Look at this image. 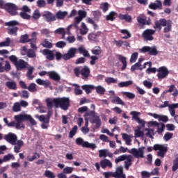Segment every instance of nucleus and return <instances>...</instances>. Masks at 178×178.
<instances>
[{
    "mask_svg": "<svg viewBox=\"0 0 178 178\" xmlns=\"http://www.w3.org/2000/svg\"><path fill=\"white\" fill-rule=\"evenodd\" d=\"M46 104H47L48 108H51L54 105L56 108L60 107L63 111H67L70 107V99L68 97L62 98H47L46 99Z\"/></svg>",
    "mask_w": 178,
    "mask_h": 178,
    "instance_id": "1",
    "label": "nucleus"
},
{
    "mask_svg": "<svg viewBox=\"0 0 178 178\" xmlns=\"http://www.w3.org/2000/svg\"><path fill=\"white\" fill-rule=\"evenodd\" d=\"M162 27H165L163 29L164 33H169V31H172V22H168L165 18H161L159 20H156L154 22L153 29L158 30V31H161V30H162Z\"/></svg>",
    "mask_w": 178,
    "mask_h": 178,
    "instance_id": "2",
    "label": "nucleus"
},
{
    "mask_svg": "<svg viewBox=\"0 0 178 178\" xmlns=\"http://www.w3.org/2000/svg\"><path fill=\"white\" fill-rule=\"evenodd\" d=\"M0 8L4 9V10L9 13V15H10L11 16H16V15H17V10L19 9L16 4L13 3H5L3 0H0Z\"/></svg>",
    "mask_w": 178,
    "mask_h": 178,
    "instance_id": "3",
    "label": "nucleus"
},
{
    "mask_svg": "<svg viewBox=\"0 0 178 178\" xmlns=\"http://www.w3.org/2000/svg\"><path fill=\"white\" fill-rule=\"evenodd\" d=\"M153 149L154 151H158L157 156L158 157L164 158L165 155L168 152V147L165 146L164 145H159L156 144L154 147H147V152H152Z\"/></svg>",
    "mask_w": 178,
    "mask_h": 178,
    "instance_id": "4",
    "label": "nucleus"
},
{
    "mask_svg": "<svg viewBox=\"0 0 178 178\" xmlns=\"http://www.w3.org/2000/svg\"><path fill=\"white\" fill-rule=\"evenodd\" d=\"M10 60L15 65L17 70H23L27 67L28 63L25 62L24 60H18L17 57L15 55L10 56Z\"/></svg>",
    "mask_w": 178,
    "mask_h": 178,
    "instance_id": "5",
    "label": "nucleus"
},
{
    "mask_svg": "<svg viewBox=\"0 0 178 178\" xmlns=\"http://www.w3.org/2000/svg\"><path fill=\"white\" fill-rule=\"evenodd\" d=\"M74 73H75L76 77H79V74H81L83 80H87L90 76V68L85 65L82 69L79 67H76L74 69Z\"/></svg>",
    "mask_w": 178,
    "mask_h": 178,
    "instance_id": "6",
    "label": "nucleus"
},
{
    "mask_svg": "<svg viewBox=\"0 0 178 178\" xmlns=\"http://www.w3.org/2000/svg\"><path fill=\"white\" fill-rule=\"evenodd\" d=\"M19 42H21V44L30 42L31 45H35V43L37 42V32H33L31 38H29L28 34L21 35Z\"/></svg>",
    "mask_w": 178,
    "mask_h": 178,
    "instance_id": "7",
    "label": "nucleus"
},
{
    "mask_svg": "<svg viewBox=\"0 0 178 178\" xmlns=\"http://www.w3.org/2000/svg\"><path fill=\"white\" fill-rule=\"evenodd\" d=\"M145 149V147H139L138 149L136 148H132L131 150H129V153L132 154L134 157H136L137 159H143L145 157L144 156V150Z\"/></svg>",
    "mask_w": 178,
    "mask_h": 178,
    "instance_id": "8",
    "label": "nucleus"
},
{
    "mask_svg": "<svg viewBox=\"0 0 178 178\" xmlns=\"http://www.w3.org/2000/svg\"><path fill=\"white\" fill-rule=\"evenodd\" d=\"M17 121H29L32 126H35L37 124V122L31 117V115L28 114H19V117L17 118Z\"/></svg>",
    "mask_w": 178,
    "mask_h": 178,
    "instance_id": "9",
    "label": "nucleus"
},
{
    "mask_svg": "<svg viewBox=\"0 0 178 178\" xmlns=\"http://www.w3.org/2000/svg\"><path fill=\"white\" fill-rule=\"evenodd\" d=\"M19 116V115H17L14 117V119H15V122H17L12 121L11 122H10L7 124V127H15V129L17 130H19L21 128L24 129L25 125L24 123H22V120H17V118Z\"/></svg>",
    "mask_w": 178,
    "mask_h": 178,
    "instance_id": "10",
    "label": "nucleus"
},
{
    "mask_svg": "<svg viewBox=\"0 0 178 178\" xmlns=\"http://www.w3.org/2000/svg\"><path fill=\"white\" fill-rule=\"evenodd\" d=\"M35 118L38 119L40 122H42L41 127L42 129H47L49 127V124L50 123V119L47 118L44 115H35Z\"/></svg>",
    "mask_w": 178,
    "mask_h": 178,
    "instance_id": "11",
    "label": "nucleus"
},
{
    "mask_svg": "<svg viewBox=\"0 0 178 178\" xmlns=\"http://www.w3.org/2000/svg\"><path fill=\"white\" fill-rule=\"evenodd\" d=\"M140 51L143 53H147L148 52V54L149 56H156L158 55L159 52L156 49V47H143L140 49Z\"/></svg>",
    "mask_w": 178,
    "mask_h": 178,
    "instance_id": "12",
    "label": "nucleus"
},
{
    "mask_svg": "<svg viewBox=\"0 0 178 178\" xmlns=\"http://www.w3.org/2000/svg\"><path fill=\"white\" fill-rule=\"evenodd\" d=\"M3 138L6 141L11 144L12 145H15L16 142L17 141V135L11 132L8 133V134H6Z\"/></svg>",
    "mask_w": 178,
    "mask_h": 178,
    "instance_id": "13",
    "label": "nucleus"
},
{
    "mask_svg": "<svg viewBox=\"0 0 178 178\" xmlns=\"http://www.w3.org/2000/svg\"><path fill=\"white\" fill-rule=\"evenodd\" d=\"M88 38L90 41H95L97 42L99 40H102V38H104V33L102 32L89 33Z\"/></svg>",
    "mask_w": 178,
    "mask_h": 178,
    "instance_id": "14",
    "label": "nucleus"
},
{
    "mask_svg": "<svg viewBox=\"0 0 178 178\" xmlns=\"http://www.w3.org/2000/svg\"><path fill=\"white\" fill-rule=\"evenodd\" d=\"M156 31L153 29H146L143 33V37L146 41H152L154 40V34H155Z\"/></svg>",
    "mask_w": 178,
    "mask_h": 178,
    "instance_id": "15",
    "label": "nucleus"
},
{
    "mask_svg": "<svg viewBox=\"0 0 178 178\" xmlns=\"http://www.w3.org/2000/svg\"><path fill=\"white\" fill-rule=\"evenodd\" d=\"M78 49L74 47H72L68 50L65 54H63V60H68L76 56V54Z\"/></svg>",
    "mask_w": 178,
    "mask_h": 178,
    "instance_id": "16",
    "label": "nucleus"
},
{
    "mask_svg": "<svg viewBox=\"0 0 178 178\" xmlns=\"http://www.w3.org/2000/svg\"><path fill=\"white\" fill-rule=\"evenodd\" d=\"M157 72H159L157 74V77L159 79H163L167 77L168 74L170 73L167 69L166 67L162 66L160 68L157 70Z\"/></svg>",
    "mask_w": 178,
    "mask_h": 178,
    "instance_id": "17",
    "label": "nucleus"
},
{
    "mask_svg": "<svg viewBox=\"0 0 178 178\" xmlns=\"http://www.w3.org/2000/svg\"><path fill=\"white\" fill-rule=\"evenodd\" d=\"M48 76L50 79L54 81H57V82L60 81V79H61L60 76L55 71L48 72Z\"/></svg>",
    "mask_w": 178,
    "mask_h": 178,
    "instance_id": "18",
    "label": "nucleus"
},
{
    "mask_svg": "<svg viewBox=\"0 0 178 178\" xmlns=\"http://www.w3.org/2000/svg\"><path fill=\"white\" fill-rule=\"evenodd\" d=\"M42 54L46 56V58L50 61L55 59V55L50 49H43Z\"/></svg>",
    "mask_w": 178,
    "mask_h": 178,
    "instance_id": "19",
    "label": "nucleus"
},
{
    "mask_svg": "<svg viewBox=\"0 0 178 178\" xmlns=\"http://www.w3.org/2000/svg\"><path fill=\"white\" fill-rule=\"evenodd\" d=\"M42 17L46 19V22H47L48 23L51 22H55V20H56V17L50 12H47V13L43 14Z\"/></svg>",
    "mask_w": 178,
    "mask_h": 178,
    "instance_id": "20",
    "label": "nucleus"
},
{
    "mask_svg": "<svg viewBox=\"0 0 178 178\" xmlns=\"http://www.w3.org/2000/svg\"><path fill=\"white\" fill-rule=\"evenodd\" d=\"M113 174L115 176H116V177L126 178V175L123 173L122 166H118L116 169V171H115Z\"/></svg>",
    "mask_w": 178,
    "mask_h": 178,
    "instance_id": "21",
    "label": "nucleus"
},
{
    "mask_svg": "<svg viewBox=\"0 0 178 178\" xmlns=\"http://www.w3.org/2000/svg\"><path fill=\"white\" fill-rule=\"evenodd\" d=\"M15 146L14 147V152L17 154L20 152V149L22 147H24V143L22 140H18L15 142Z\"/></svg>",
    "mask_w": 178,
    "mask_h": 178,
    "instance_id": "22",
    "label": "nucleus"
},
{
    "mask_svg": "<svg viewBox=\"0 0 178 178\" xmlns=\"http://www.w3.org/2000/svg\"><path fill=\"white\" fill-rule=\"evenodd\" d=\"M137 22L138 23H139L140 24H143V26H150L151 24V19L148 18V19L143 18L140 16H138L137 17Z\"/></svg>",
    "mask_w": 178,
    "mask_h": 178,
    "instance_id": "23",
    "label": "nucleus"
},
{
    "mask_svg": "<svg viewBox=\"0 0 178 178\" xmlns=\"http://www.w3.org/2000/svg\"><path fill=\"white\" fill-rule=\"evenodd\" d=\"M119 19L120 20H125L127 23H131L133 22L131 15H129V14H120Z\"/></svg>",
    "mask_w": 178,
    "mask_h": 178,
    "instance_id": "24",
    "label": "nucleus"
},
{
    "mask_svg": "<svg viewBox=\"0 0 178 178\" xmlns=\"http://www.w3.org/2000/svg\"><path fill=\"white\" fill-rule=\"evenodd\" d=\"M8 34L10 35H17L19 28L17 26H9L7 28Z\"/></svg>",
    "mask_w": 178,
    "mask_h": 178,
    "instance_id": "25",
    "label": "nucleus"
},
{
    "mask_svg": "<svg viewBox=\"0 0 178 178\" xmlns=\"http://www.w3.org/2000/svg\"><path fill=\"white\" fill-rule=\"evenodd\" d=\"M149 9H154V10L155 9H158V8L161 9V8H162V2L160 0H156V3H151L149 5Z\"/></svg>",
    "mask_w": 178,
    "mask_h": 178,
    "instance_id": "26",
    "label": "nucleus"
},
{
    "mask_svg": "<svg viewBox=\"0 0 178 178\" xmlns=\"http://www.w3.org/2000/svg\"><path fill=\"white\" fill-rule=\"evenodd\" d=\"M5 86L9 90H16L17 89V83L15 82V81H8V82H6Z\"/></svg>",
    "mask_w": 178,
    "mask_h": 178,
    "instance_id": "27",
    "label": "nucleus"
},
{
    "mask_svg": "<svg viewBox=\"0 0 178 178\" xmlns=\"http://www.w3.org/2000/svg\"><path fill=\"white\" fill-rule=\"evenodd\" d=\"M111 103L114 104L124 106L125 103L121 98H120L118 96H115L113 99H111Z\"/></svg>",
    "mask_w": 178,
    "mask_h": 178,
    "instance_id": "28",
    "label": "nucleus"
},
{
    "mask_svg": "<svg viewBox=\"0 0 178 178\" xmlns=\"http://www.w3.org/2000/svg\"><path fill=\"white\" fill-rule=\"evenodd\" d=\"M95 87L92 85H83L82 86V89L85 90L87 95L92 92V90H95Z\"/></svg>",
    "mask_w": 178,
    "mask_h": 178,
    "instance_id": "29",
    "label": "nucleus"
},
{
    "mask_svg": "<svg viewBox=\"0 0 178 178\" xmlns=\"http://www.w3.org/2000/svg\"><path fill=\"white\" fill-rule=\"evenodd\" d=\"M92 124H96V129L99 128L102 126V120H100L99 116L95 115Z\"/></svg>",
    "mask_w": 178,
    "mask_h": 178,
    "instance_id": "30",
    "label": "nucleus"
},
{
    "mask_svg": "<svg viewBox=\"0 0 178 178\" xmlns=\"http://www.w3.org/2000/svg\"><path fill=\"white\" fill-rule=\"evenodd\" d=\"M129 158H133V156L131 155H125V154L122 156H120L118 158H116V159H115V163H119L123 161L127 160Z\"/></svg>",
    "mask_w": 178,
    "mask_h": 178,
    "instance_id": "31",
    "label": "nucleus"
},
{
    "mask_svg": "<svg viewBox=\"0 0 178 178\" xmlns=\"http://www.w3.org/2000/svg\"><path fill=\"white\" fill-rule=\"evenodd\" d=\"M100 166L102 168H106V167L112 168V163L108 159H104L100 161Z\"/></svg>",
    "mask_w": 178,
    "mask_h": 178,
    "instance_id": "32",
    "label": "nucleus"
},
{
    "mask_svg": "<svg viewBox=\"0 0 178 178\" xmlns=\"http://www.w3.org/2000/svg\"><path fill=\"white\" fill-rule=\"evenodd\" d=\"M77 51H79L80 54H83V56H85L86 58H90V54L88 51L86 50L84 47H79V49H77Z\"/></svg>",
    "mask_w": 178,
    "mask_h": 178,
    "instance_id": "33",
    "label": "nucleus"
},
{
    "mask_svg": "<svg viewBox=\"0 0 178 178\" xmlns=\"http://www.w3.org/2000/svg\"><path fill=\"white\" fill-rule=\"evenodd\" d=\"M118 60H120V61L123 64L122 67H121V70H125L127 65L126 57H124L122 55H120L118 56Z\"/></svg>",
    "mask_w": 178,
    "mask_h": 178,
    "instance_id": "34",
    "label": "nucleus"
},
{
    "mask_svg": "<svg viewBox=\"0 0 178 178\" xmlns=\"http://www.w3.org/2000/svg\"><path fill=\"white\" fill-rule=\"evenodd\" d=\"M67 15V11L59 10L56 13V16L57 19L60 20H63V19L66 17Z\"/></svg>",
    "mask_w": 178,
    "mask_h": 178,
    "instance_id": "35",
    "label": "nucleus"
},
{
    "mask_svg": "<svg viewBox=\"0 0 178 178\" xmlns=\"http://www.w3.org/2000/svg\"><path fill=\"white\" fill-rule=\"evenodd\" d=\"M170 92H173L172 94V96H174L175 97H177L178 96V90L175 88V85H171L169 86V89L167 90Z\"/></svg>",
    "mask_w": 178,
    "mask_h": 178,
    "instance_id": "36",
    "label": "nucleus"
},
{
    "mask_svg": "<svg viewBox=\"0 0 178 178\" xmlns=\"http://www.w3.org/2000/svg\"><path fill=\"white\" fill-rule=\"evenodd\" d=\"M116 12L115 11H111L109 13L108 15L106 16V20L113 22L116 19Z\"/></svg>",
    "mask_w": 178,
    "mask_h": 178,
    "instance_id": "37",
    "label": "nucleus"
},
{
    "mask_svg": "<svg viewBox=\"0 0 178 178\" xmlns=\"http://www.w3.org/2000/svg\"><path fill=\"white\" fill-rule=\"evenodd\" d=\"M34 67H29L28 68L27 74H26V76L28 77L29 80H33L34 79V76H32L33 73Z\"/></svg>",
    "mask_w": 178,
    "mask_h": 178,
    "instance_id": "38",
    "label": "nucleus"
},
{
    "mask_svg": "<svg viewBox=\"0 0 178 178\" xmlns=\"http://www.w3.org/2000/svg\"><path fill=\"white\" fill-rule=\"evenodd\" d=\"M120 33L124 35V36H122V38H124V40H127L130 38V37H131V34L127 29H122L120 31Z\"/></svg>",
    "mask_w": 178,
    "mask_h": 178,
    "instance_id": "39",
    "label": "nucleus"
},
{
    "mask_svg": "<svg viewBox=\"0 0 178 178\" xmlns=\"http://www.w3.org/2000/svg\"><path fill=\"white\" fill-rule=\"evenodd\" d=\"M36 87L37 85H35L34 83H31L29 85V87H27V88H26L25 90H28L29 92H37L38 89Z\"/></svg>",
    "mask_w": 178,
    "mask_h": 178,
    "instance_id": "40",
    "label": "nucleus"
},
{
    "mask_svg": "<svg viewBox=\"0 0 178 178\" xmlns=\"http://www.w3.org/2000/svg\"><path fill=\"white\" fill-rule=\"evenodd\" d=\"M100 9L104 13H106L109 10V3L108 2L102 3L100 4Z\"/></svg>",
    "mask_w": 178,
    "mask_h": 178,
    "instance_id": "41",
    "label": "nucleus"
},
{
    "mask_svg": "<svg viewBox=\"0 0 178 178\" xmlns=\"http://www.w3.org/2000/svg\"><path fill=\"white\" fill-rule=\"evenodd\" d=\"M95 90H96V92L100 95H104L106 92L105 88L102 86H97L96 88H95Z\"/></svg>",
    "mask_w": 178,
    "mask_h": 178,
    "instance_id": "42",
    "label": "nucleus"
},
{
    "mask_svg": "<svg viewBox=\"0 0 178 178\" xmlns=\"http://www.w3.org/2000/svg\"><path fill=\"white\" fill-rule=\"evenodd\" d=\"M74 170V168L66 166L65 168L63 169V172L65 175H70Z\"/></svg>",
    "mask_w": 178,
    "mask_h": 178,
    "instance_id": "43",
    "label": "nucleus"
},
{
    "mask_svg": "<svg viewBox=\"0 0 178 178\" xmlns=\"http://www.w3.org/2000/svg\"><path fill=\"white\" fill-rule=\"evenodd\" d=\"M132 84H133L132 81H125V82L118 83V86L120 87V88H124V87L130 86Z\"/></svg>",
    "mask_w": 178,
    "mask_h": 178,
    "instance_id": "44",
    "label": "nucleus"
},
{
    "mask_svg": "<svg viewBox=\"0 0 178 178\" xmlns=\"http://www.w3.org/2000/svg\"><path fill=\"white\" fill-rule=\"evenodd\" d=\"M55 34H60L62 35V38L66 35V31L64 28H58L54 31Z\"/></svg>",
    "mask_w": 178,
    "mask_h": 178,
    "instance_id": "45",
    "label": "nucleus"
},
{
    "mask_svg": "<svg viewBox=\"0 0 178 178\" xmlns=\"http://www.w3.org/2000/svg\"><path fill=\"white\" fill-rule=\"evenodd\" d=\"M77 130H78V126L77 125L74 126L73 128H72V130L70 131L69 138H72L77 133Z\"/></svg>",
    "mask_w": 178,
    "mask_h": 178,
    "instance_id": "46",
    "label": "nucleus"
},
{
    "mask_svg": "<svg viewBox=\"0 0 178 178\" xmlns=\"http://www.w3.org/2000/svg\"><path fill=\"white\" fill-rule=\"evenodd\" d=\"M178 170V156L175 158V160L172 161V171L175 172Z\"/></svg>",
    "mask_w": 178,
    "mask_h": 178,
    "instance_id": "47",
    "label": "nucleus"
},
{
    "mask_svg": "<svg viewBox=\"0 0 178 178\" xmlns=\"http://www.w3.org/2000/svg\"><path fill=\"white\" fill-rule=\"evenodd\" d=\"M83 148H90L92 150L95 149L97 146L95 143H89L88 142H85L83 145Z\"/></svg>",
    "mask_w": 178,
    "mask_h": 178,
    "instance_id": "48",
    "label": "nucleus"
},
{
    "mask_svg": "<svg viewBox=\"0 0 178 178\" xmlns=\"http://www.w3.org/2000/svg\"><path fill=\"white\" fill-rule=\"evenodd\" d=\"M132 159L133 158H128V159L124 161V168L127 170H129V167L132 165Z\"/></svg>",
    "mask_w": 178,
    "mask_h": 178,
    "instance_id": "49",
    "label": "nucleus"
},
{
    "mask_svg": "<svg viewBox=\"0 0 178 178\" xmlns=\"http://www.w3.org/2000/svg\"><path fill=\"white\" fill-rule=\"evenodd\" d=\"M6 26H8L9 27H16V26H19V22L16 20L10 21L6 22Z\"/></svg>",
    "mask_w": 178,
    "mask_h": 178,
    "instance_id": "50",
    "label": "nucleus"
},
{
    "mask_svg": "<svg viewBox=\"0 0 178 178\" xmlns=\"http://www.w3.org/2000/svg\"><path fill=\"white\" fill-rule=\"evenodd\" d=\"M130 114L132 115V119L135 120V121L140 119L139 118V115H140V112L131 111L130 112Z\"/></svg>",
    "mask_w": 178,
    "mask_h": 178,
    "instance_id": "51",
    "label": "nucleus"
},
{
    "mask_svg": "<svg viewBox=\"0 0 178 178\" xmlns=\"http://www.w3.org/2000/svg\"><path fill=\"white\" fill-rule=\"evenodd\" d=\"M105 81L107 84H111V83L116 84L118 82V80L113 77H107L105 79Z\"/></svg>",
    "mask_w": 178,
    "mask_h": 178,
    "instance_id": "52",
    "label": "nucleus"
},
{
    "mask_svg": "<svg viewBox=\"0 0 178 178\" xmlns=\"http://www.w3.org/2000/svg\"><path fill=\"white\" fill-rule=\"evenodd\" d=\"M13 111L17 113L21 111V106L19 103L17 102L14 104V106H13Z\"/></svg>",
    "mask_w": 178,
    "mask_h": 178,
    "instance_id": "53",
    "label": "nucleus"
},
{
    "mask_svg": "<svg viewBox=\"0 0 178 178\" xmlns=\"http://www.w3.org/2000/svg\"><path fill=\"white\" fill-rule=\"evenodd\" d=\"M44 175L45 176V177L47 178H56V176L54 174V172L48 170L45 171Z\"/></svg>",
    "mask_w": 178,
    "mask_h": 178,
    "instance_id": "54",
    "label": "nucleus"
},
{
    "mask_svg": "<svg viewBox=\"0 0 178 178\" xmlns=\"http://www.w3.org/2000/svg\"><path fill=\"white\" fill-rule=\"evenodd\" d=\"M122 94L129 99H134L136 97V95L129 92H123Z\"/></svg>",
    "mask_w": 178,
    "mask_h": 178,
    "instance_id": "55",
    "label": "nucleus"
},
{
    "mask_svg": "<svg viewBox=\"0 0 178 178\" xmlns=\"http://www.w3.org/2000/svg\"><path fill=\"white\" fill-rule=\"evenodd\" d=\"M140 66H141L140 63H135V65L131 66V71L134 72V71L138 70H141L142 68H140Z\"/></svg>",
    "mask_w": 178,
    "mask_h": 178,
    "instance_id": "56",
    "label": "nucleus"
},
{
    "mask_svg": "<svg viewBox=\"0 0 178 178\" xmlns=\"http://www.w3.org/2000/svg\"><path fill=\"white\" fill-rule=\"evenodd\" d=\"M33 19L35 20H38L41 17V14L40 13V10H35L32 16Z\"/></svg>",
    "mask_w": 178,
    "mask_h": 178,
    "instance_id": "57",
    "label": "nucleus"
},
{
    "mask_svg": "<svg viewBox=\"0 0 178 178\" xmlns=\"http://www.w3.org/2000/svg\"><path fill=\"white\" fill-rule=\"evenodd\" d=\"M26 54H27V56L31 58H33L36 56L33 49H28V51L26 52Z\"/></svg>",
    "mask_w": 178,
    "mask_h": 178,
    "instance_id": "58",
    "label": "nucleus"
},
{
    "mask_svg": "<svg viewBox=\"0 0 178 178\" xmlns=\"http://www.w3.org/2000/svg\"><path fill=\"white\" fill-rule=\"evenodd\" d=\"M54 58H56L57 61L64 59V54H62L60 52L56 51L54 54Z\"/></svg>",
    "mask_w": 178,
    "mask_h": 178,
    "instance_id": "59",
    "label": "nucleus"
},
{
    "mask_svg": "<svg viewBox=\"0 0 178 178\" xmlns=\"http://www.w3.org/2000/svg\"><path fill=\"white\" fill-rule=\"evenodd\" d=\"M19 16L22 18V19H25L26 20H30V19L31 18V16L29 14H27L26 13L24 12H21L19 13Z\"/></svg>",
    "mask_w": 178,
    "mask_h": 178,
    "instance_id": "60",
    "label": "nucleus"
},
{
    "mask_svg": "<svg viewBox=\"0 0 178 178\" xmlns=\"http://www.w3.org/2000/svg\"><path fill=\"white\" fill-rule=\"evenodd\" d=\"M3 159L4 162H7L10 160H15V156L13 154H8V155L4 156Z\"/></svg>",
    "mask_w": 178,
    "mask_h": 178,
    "instance_id": "61",
    "label": "nucleus"
},
{
    "mask_svg": "<svg viewBox=\"0 0 178 178\" xmlns=\"http://www.w3.org/2000/svg\"><path fill=\"white\" fill-rule=\"evenodd\" d=\"M103 175L104 178L117 177L113 172H104Z\"/></svg>",
    "mask_w": 178,
    "mask_h": 178,
    "instance_id": "62",
    "label": "nucleus"
},
{
    "mask_svg": "<svg viewBox=\"0 0 178 178\" xmlns=\"http://www.w3.org/2000/svg\"><path fill=\"white\" fill-rule=\"evenodd\" d=\"M46 5H47V3L45 2V0L37 1V6H38V8H45Z\"/></svg>",
    "mask_w": 178,
    "mask_h": 178,
    "instance_id": "63",
    "label": "nucleus"
},
{
    "mask_svg": "<svg viewBox=\"0 0 178 178\" xmlns=\"http://www.w3.org/2000/svg\"><path fill=\"white\" fill-rule=\"evenodd\" d=\"M93 16H94V19L98 22V20H99V17H101V12L94 11Z\"/></svg>",
    "mask_w": 178,
    "mask_h": 178,
    "instance_id": "64",
    "label": "nucleus"
}]
</instances>
